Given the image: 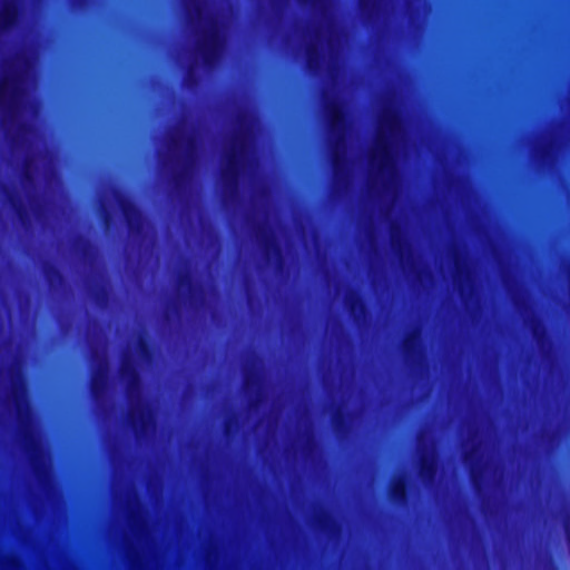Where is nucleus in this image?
Returning <instances> with one entry per match:
<instances>
[{
  "label": "nucleus",
  "mask_w": 570,
  "mask_h": 570,
  "mask_svg": "<svg viewBox=\"0 0 570 570\" xmlns=\"http://www.w3.org/2000/svg\"><path fill=\"white\" fill-rule=\"evenodd\" d=\"M400 125L399 115L395 111L386 110L384 111L377 135H376V149L371 155V161H376L377 169L380 173H391L394 168V159L391 150V144L383 131V128H386L390 132H394Z\"/></svg>",
  "instance_id": "nucleus-1"
},
{
  "label": "nucleus",
  "mask_w": 570,
  "mask_h": 570,
  "mask_svg": "<svg viewBox=\"0 0 570 570\" xmlns=\"http://www.w3.org/2000/svg\"><path fill=\"white\" fill-rule=\"evenodd\" d=\"M222 47L220 29L216 21H212L208 31L204 33L197 43V51L205 67L212 68L217 63L220 58Z\"/></svg>",
  "instance_id": "nucleus-2"
},
{
  "label": "nucleus",
  "mask_w": 570,
  "mask_h": 570,
  "mask_svg": "<svg viewBox=\"0 0 570 570\" xmlns=\"http://www.w3.org/2000/svg\"><path fill=\"white\" fill-rule=\"evenodd\" d=\"M115 195L129 234L139 236L144 230V215L141 209L121 190L116 189Z\"/></svg>",
  "instance_id": "nucleus-3"
},
{
  "label": "nucleus",
  "mask_w": 570,
  "mask_h": 570,
  "mask_svg": "<svg viewBox=\"0 0 570 570\" xmlns=\"http://www.w3.org/2000/svg\"><path fill=\"white\" fill-rule=\"evenodd\" d=\"M242 149V144L238 138H236L229 151L226 155V168L223 171V180L226 188L229 190H236L238 187V180L240 176V160H239V151Z\"/></svg>",
  "instance_id": "nucleus-4"
},
{
  "label": "nucleus",
  "mask_w": 570,
  "mask_h": 570,
  "mask_svg": "<svg viewBox=\"0 0 570 570\" xmlns=\"http://www.w3.org/2000/svg\"><path fill=\"white\" fill-rule=\"evenodd\" d=\"M326 116L331 132L336 134L345 130L347 118L345 109L340 101L330 100L326 102Z\"/></svg>",
  "instance_id": "nucleus-5"
},
{
  "label": "nucleus",
  "mask_w": 570,
  "mask_h": 570,
  "mask_svg": "<svg viewBox=\"0 0 570 570\" xmlns=\"http://www.w3.org/2000/svg\"><path fill=\"white\" fill-rule=\"evenodd\" d=\"M120 379L126 382L127 384V392L128 395L131 396V394L140 389L141 380L139 371L135 364V362L130 358H125L121 362L120 368H119Z\"/></svg>",
  "instance_id": "nucleus-6"
},
{
  "label": "nucleus",
  "mask_w": 570,
  "mask_h": 570,
  "mask_svg": "<svg viewBox=\"0 0 570 570\" xmlns=\"http://www.w3.org/2000/svg\"><path fill=\"white\" fill-rule=\"evenodd\" d=\"M18 78L14 75H4L0 80V107L8 101V108L11 111L14 107L16 97L19 94Z\"/></svg>",
  "instance_id": "nucleus-7"
},
{
  "label": "nucleus",
  "mask_w": 570,
  "mask_h": 570,
  "mask_svg": "<svg viewBox=\"0 0 570 570\" xmlns=\"http://www.w3.org/2000/svg\"><path fill=\"white\" fill-rule=\"evenodd\" d=\"M410 494V483L405 475L397 478L390 488V499L395 505H406Z\"/></svg>",
  "instance_id": "nucleus-8"
},
{
  "label": "nucleus",
  "mask_w": 570,
  "mask_h": 570,
  "mask_svg": "<svg viewBox=\"0 0 570 570\" xmlns=\"http://www.w3.org/2000/svg\"><path fill=\"white\" fill-rule=\"evenodd\" d=\"M128 422L134 431L140 428L141 431H146L150 423L149 412L145 405H137L135 409H130L128 413Z\"/></svg>",
  "instance_id": "nucleus-9"
},
{
  "label": "nucleus",
  "mask_w": 570,
  "mask_h": 570,
  "mask_svg": "<svg viewBox=\"0 0 570 570\" xmlns=\"http://www.w3.org/2000/svg\"><path fill=\"white\" fill-rule=\"evenodd\" d=\"M186 147H187L186 165L180 170L175 171L173 175L174 185L178 190H180L187 181V165L191 161L193 154L196 149V141L193 137H189L186 140Z\"/></svg>",
  "instance_id": "nucleus-10"
},
{
  "label": "nucleus",
  "mask_w": 570,
  "mask_h": 570,
  "mask_svg": "<svg viewBox=\"0 0 570 570\" xmlns=\"http://www.w3.org/2000/svg\"><path fill=\"white\" fill-rule=\"evenodd\" d=\"M108 387V375L107 367L105 365L98 366L95 372L91 382H90V391L95 399L100 397Z\"/></svg>",
  "instance_id": "nucleus-11"
},
{
  "label": "nucleus",
  "mask_w": 570,
  "mask_h": 570,
  "mask_svg": "<svg viewBox=\"0 0 570 570\" xmlns=\"http://www.w3.org/2000/svg\"><path fill=\"white\" fill-rule=\"evenodd\" d=\"M438 464L429 453H422L420 456L419 472L423 480L433 482L438 475Z\"/></svg>",
  "instance_id": "nucleus-12"
},
{
  "label": "nucleus",
  "mask_w": 570,
  "mask_h": 570,
  "mask_svg": "<svg viewBox=\"0 0 570 570\" xmlns=\"http://www.w3.org/2000/svg\"><path fill=\"white\" fill-rule=\"evenodd\" d=\"M346 305L351 316L355 321L360 320L363 315H365L366 304L358 292L354 291L348 294L346 298Z\"/></svg>",
  "instance_id": "nucleus-13"
},
{
  "label": "nucleus",
  "mask_w": 570,
  "mask_h": 570,
  "mask_svg": "<svg viewBox=\"0 0 570 570\" xmlns=\"http://www.w3.org/2000/svg\"><path fill=\"white\" fill-rule=\"evenodd\" d=\"M11 397L14 402L19 420L26 414L27 405L24 401L23 387L20 380L11 379Z\"/></svg>",
  "instance_id": "nucleus-14"
},
{
  "label": "nucleus",
  "mask_w": 570,
  "mask_h": 570,
  "mask_svg": "<svg viewBox=\"0 0 570 570\" xmlns=\"http://www.w3.org/2000/svg\"><path fill=\"white\" fill-rule=\"evenodd\" d=\"M22 438L27 450L30 452L35 465L38 463V453H41V449L38 444L36 435L32 430L23 429Z\"/></svg>",
  "instance_id": "nucleus-15"
},
{
  "label": "nucleus",
  "mask_w": 570,
  "mask_h": 570,
  "mask_svg": "<svg viewBox=\"0 0 570 570\" xmlns=\"http://www.w3.org/2000/svg\"><path fill=\"white\" fill-rule=\"evenodd\" d=\"M259 236L267 259L269 258L272 253H274L278 257L282 256V248L272 235L267 234L265 230L262 229L259 232Z\"/></svg>",
  "instance_id": "nucleus-16"
},
{
  "label": "nucleus",
  "mask_w": 570,
  "mask_h": 570,
  "mask_svg": "<svg viewBox=\"0 0 570 570\" xmlns=\"http://www.w3.org/2000/svg\"><path fill=\"white\" fill-rule=\"evenodd\" d=\"M18 17V9L11 3H6L0 13V29H8L12 27Z\"/></svg>",
  "instance_id": "nucleus-17"
},
{
  "label": "nucleus",
  "mask_w": 570,
  "mask_h": 570,
  "mask_svg": "<svg viewBox=\"0 0 570 570\" xmlns=\"http://www.w3.org/2000/svg\"><path fill=\"white\" fill-rule=\"evenodd\" d=\"M45 277L50 287H55L58 283L63 279V275L60 268L55 264H47L43 268Z\"/></svg>",
  "instance_id": "nucleus-18"
},
{
  "label": "nucleus",
  "mask_w": 570,
  "mask_h": 570,
  "mask_svg": "<svg viewBox=\"0 0 570 570\" xmlns=\"http://www.w3.org/2000/svg\"><path fill=\"white\" fill-rule=\"evenodd\" d=\"M322 61V53L314 45H309L306 50V62L309 70H316Z\"/></svg>",
  "instance_id": "nucleus-19"
},
{
  "label": "nucleus",
  "mask_w": 570,
  "mask_h": 570,
  "mask_svg": "<svg viewBox=\"0 0 570 570\" xmlns=\"http://www.w3.org/2000/svg\"><path fill=\"white\" fill-rule=\"evenodd\" d=\"M403 351L406 357H413L419 352V336L415 332L409 334L403 342Z\"/></svg>",
  "instance_id": "nucleus-20"
},
{
  "label": "nucleus",
  "mask_w": 570,
  "mask_h": 570,
  "mask_svg": "<svg viewBox=\"0 0 570 570\" xmlns=\"http://www.w3.org/2000/svg\"><path fill=\"white\" fill-rule=\"evenodd\" d=\"M9 202H10L11 206L13 207V209L16 210L17 216L21 223H26L27 220H29V214H28L27 208L23 206L22 203H20L18 200V198L16 197L14 194L9 195Z\"/></svg>",
  "instance_id": "nucleus-21"
},
{
  "label": "nucleus",
  "mask_w": 570,
  "mask_h": 570,
  "mask_svg": "<svg viewBox=\"0 0 570 570\" xmlns=\"http://www.w3.org/2000/svg\"><path fill=\"white\" fill-rule=\"evenodd\" d=\"M391 242H392V246L396 249V252L400 255V257H402L403 256V249L405 247V242L397 234V232L395 229H393V232H392Z\"/></svg>",
  "instance_id": "nucleus-22"
},
{
  "label": "nucleus",
  "mask_w": 570,
  "mask_h": 570,
  "mask_svg": "<svg viewBox=\"0 0 570 570\" xmlns=\"http://www.w3.org/2000/svg\"><path fill=\"white\" fill-rule=\"evenodd\" d=\"M138 350L144 357H149L153 354V348L149 341L146 337L138 340Z\"/></svg>",
  "instance_id": "nucleus-23"
},
{
  "label": "nucleus",
  "mask_w": 570,
  "mask_h": 570,
  "mask_svg": "<svg viewBox=\"0 0 570 570\" xmlns=\"http://www.w3.org/2000/svg\"><path fill=\"white\" fill-rule=\"evenodd\" d=\"M332 164L334 171L337 174L343 165V158L341 157V155H338L336 150L333 151Z\"/></svg>",
  "instance_id": "nucleus-24"
},
{
  "label": "nucleus",
  "mask_w": 570,
  "mask_h": 570,
  "mask_svg": "<svg viewBox=\"0 0 570 570\" xmlns=\"http://www.w3.org/2000/svg\"><path fill=\"white\" fill-rule=\"evenodd\" d=\"M191 276L188 273H185L179 275L177 284L179 288L183 286H188L189 288H191Z\"/></svg>",
  "instance_id": "nucleus-25"
},
{
  "label": "nucleus",
  "mask_w": 570,
  "mask_h": 570,
  "mask_svg": "<svg viewBox=\"0 0 570 570\" xmlns=\"http://www.w3.org/2000/svg\"><path fill=\"white\" fill-rule=\"evenodd\" d=\"M257 381H258V379H257L256 374L247 373L245 375V381H244L245 387L247 390H249L250 387H253V386H255L257 384Z\"/></svg>",
  "instance_id": "nucleus-26"
},
{
  "label": "nucleus",
  "mask_w": 570,
  "mask_h": 570,
  "mask_svg": "<svg viewBox=\"0 0 570 570\" xmlns=\"http://www.w3.org/2000/svg\"><path fill=\"white\" fill-rule=\"evenodd\" d=\"M335 425L340 429L346 426V416L341 411H337L335 414Z\"/></svg>",
  "instance_id": "nucleus-27"
},
{
  "label": "nucleus",
  "mask_w": 570,
  "mask_h": 570,
  "mask_svg": "<svg viewBox=\"0 0 570 570\" xmlns=\"http://www.w3.org/2000/svg\"><path fill=\"white\" fill-rule=\"evenodd\" d=\"M330 517L327 514H324L318 518V523L323 529H326L328 525Z\"/></svg>",
  "instance_id": "nucleus-28"
},
{
  "label": "nucleus",
  "mask_w": 570,
  "mask_h": 570,
  "mask_svg": "<svg viewBox=\"0 0 570 570\" xmlns=\"http://www.w3.org/2000/svg\"><path fill=\"white\" fill-rule=\"evenodd\" d=\"M234 422L232 419H227L225 422V433L229 434L233 430Z\"/></svg>",
  "instance_id": "nucleus-29"
},
{
  "label": "nucleus",
  "mask_w": 570,
  "mask_h": 570,
  "mask_svg": "<svg viewBox=\"0 0 570 570\" xmlns=\"http://www.w3.org/2000/svg\"><path fill=\"white\" fill-rule=\"evenodd\" d=\"M454 265H455L456 274L460 275L461 274V263H460V257L458 254L454 255Z\"/></svg>",
  "instance_id": "nucleus-30"
},
{
  "label": "nucleus",
  "mask_w": 570,
  "mask_h": 570,
  "mask_svg": "<svg viewBox=\"0 0 570 570\" xmlns=\"http://www.w3.org/2000/svg\"><path fill=\"white\" fill-rule=\"evenodd\" d=\"M79 240H80V242L83 244V246H85V247H83V249H82V254H83V256H86V254H87V248H89V247H90V243H89V240H87V239H86V238H83V237H80V238H79Z\"/></svg>",
  "instance_id": "nucleus-31"
},
{
  "label": "nucleus",
  "mask_w": 570,
  "mask_h": 570,
  "mask_svg": "<svg viewBox=\"0 0 570 570\" xmlns=\"http://www.w3.org/2000/svg\"><path fill=\"white\" fill-rule=\"evenodd\" d=\"M170 145L175 149L178 148L180 146L179 137H177V136L173 137L170 140Z\"/></svg>",
  "instance_id": "nucleus-32"
},
{
  "label": "nucleus",
  "mask_w": 570,
  "mask_h": 570,
  "mask_svg": "<svg viewBox=\"0 0 570 570\" xmlns=\"http://www.w3.org/2000/svg\"><path fill=\"white\" fill-rule=\"evenodd\" d=\"M110 219H111V216H110L109 212L106 210L104 213V223H105L106 226L109 225Z\"/></svg>",
  "instance_id": "nucleus-33"
},
{
  "label": "nucleus",
  "mask_w": 570,
  "mask_h": 570,
  "mask_svg": "<svg viewBox=\"0 0 570 570\" xmlns=\"http://www.w3.org/2000/svg\"><path fill=\"white\" fill-rule=\"evenodd\" d=\"M23 178H24V180H32V176L28 173L27 167L24 168V171H23Z\"/></svg>",
  "instance_id": "nucleus-34"
},
{
  "label": "nucleus",
  "mask_w": 570,
  "mask_h": 570,
  "mask_svg": "<svg viewBox=\"0 0 570 570\" xmlns=\"http://www.w3.org/2000/svg\"><path fill=\"white\" fill-rule=\"evenodd\" d=\"M104 294H105V289H104V288H101L99 292H97V293H96V295H95V296H96V298L98 299V298H99L101 295H104Z\"/></svg>",
  "instance_id": "nucleus-35"
},
{
  "label": "nucleus",
  "mask_w": 570,
  "mask_h": 570,
  "mask_svg": "<svg viewBox=\"0 0 570 570\" xmlns=\"http://www.w3.org/2000/svg\"><path fill=\"white\" fill-rule=\"evenodd\" d=\"M302 3L312 2L313 0H299Z\"/></svg>",
  "instance_id": "nucleus-36"
}]
</instances>
